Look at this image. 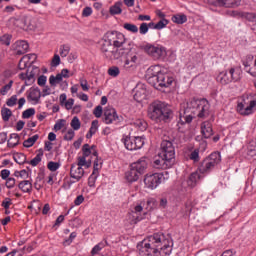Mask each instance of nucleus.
I'll return each mask as SVG.
<instances>
[{"instance_id": "56", "label": "nucleus", "mask_w": 256, "mask_h": 256, "mask_svg": "<svg viewBox=\"0 0 256 256\" xmlns=\"http://www.w3.org/2000/svg\"><path fill=\"white\" fill-rule=\"evenodd\" d=\"M97 177H99V174L92 173L88 178V185L89 187H95V182L97 181Z\"/></svg>"}, {"instance_id": "61", "label": "nucleus", "mask_w": 256, "mask_h": 256, "mask_svg": "<svg viewBox=\"0 0 256 256\" xmlns=\"http://www.w3.org/2000/svg\"><path fill=\"white\" fill-rule=\"evenodd\" d=\"M93 115H95V117L97 119L101 118L103 116V107H101V105H98L94 111H93Z\"/></svg>"}, {"instance_id": "5", "label": "nucleus", "mask_w": 256, "mask_h": 256, "mask_svg": "<svg viewBox=\"0 0 256 256\" xmlns=\"http://www.w3.org/2000/svg\"><path fill=\"white\" fill-rule=\"evenodd\" d=\"M219 163H221V153L213 152L200 163L198 171L202 175L211 173Z\"/></svg>"}, {"instance_id": "44", "label": "nucleus", "mask_w": 256, "mask_h": 256, "mask_svg": "<svg viewBox=\"0 0 256 256\" xmlns=\"http://www.w3.org/2000/svg\"><path fill=\"white\" fill-rule=\"evenodd\" d=\"M11 39H13V36L11 34H4L0 37V43L9 47L11 45Z\"/></svg>"}, {"instance_id": "31", "label": "nucleus", "mask_w": 256, "mask_h": 256, "mask_svg": "<svg viewBox=\"0 0 256 256\" xmlns=\"http://www.w3.org/2000/svg\"><path fill=\"white\" fill-rule=\"evenodd\" d=\"M121 7H123V2L121 1L116 2L109 9L110 15H121V13H123V9H121Z\"/></svg>"}, {"instance_id": "51", "label": "nucleus", "mask_w": 256, "mask_h": 256, "mask_svg": "<svg viewBox=\"0 0 256 256\" xmlns=\"http://www.w3.org/2000/svg\"><path fill=\"white\" fill-rule=\"evenodd\" d=\"M47 167H48L49 171L55 172L59 169V167H61V163L50 161V162H48Z\"/></svg>"}, {"instance_id": "45", "label": "nucleus", "mask_w": 256, "mask_h": 256, "mask_svg": "<svg viewBox=\"0 0 256 256\" xmlns=\"http://www.w3.org/2000/svg\"><path fill=\"white\" fill-rule=\"evenodd\" d=\"M35 83V73L33 71L26 73V82L25 85L29 87V85H33Z\"/></svg>"}, {"instance_id": "54", "label": "nucleus", "mask_w": 256, "mask_h": 256, "mask_svg": "<svg viewBox=\"0 0 256 256\" xmlns=\"http://www.w3.org/2000/svg\"><path fill=\"white\" fill-rule=\"evenodd\" d=\"M242 19H247V21H250L251 23H255L256 15H255V13L244 12Z\"/></svg>"}, {"instance_id": "42", "label": "nucleus", "mask_w": 256, "mask_h": 256, "mask_svg": "<svg viewBox=\"0 0 256 256\" xmlns=\"http://www.w3.org/2000/svg\"><path fill=\"white\" fill-rule=\"evenodd\" d=\"M1 115L3 121L7 122L9 119H11V115H13V112L9 108H2Z\"/></svg>"}, {"instance_id": "26", "label": "nucleus", "mask_w": 256, "mask_h": 256, "mask_svg": "<svg viewBox=\"0 0 256 256\" xmlns=\"http://www.w3.org/2000/svg\"><path fill=\"white\" fill-rule=\"evenodd\" d=\"M196 114H193L191 110L187 112V106L184 108L183 112L180 113V121L182 125L185 123H191Z\"/></svg>"}, {"instance_id": "29", "label": "nucleus", "mask_w": 256, "mask_h": 256, "mask_svg": "<svg viewBox=\"0 0 256 256\" xmlns=\"http://www.w3.org/2000/svg\"><path fill=\"white\" fill-rule=\"evenodd\" d=\"M127 219L129 221L130 225H137V223H139V221H143V216L131 211L128 213Z\"/></svg>"}, {"instance_id": "36", "label": "nucleus", "mask_w": 256, "mask_h": 256, "mask_svg": "<svg viewBox=\"0 0 256 256\" xmlns=\"http://www.w3.org/2000/svg\"><path fill=\"white\" fill-rule=\"evenodd\" d=\"M76 165L81 168L85 167L89 169V167H91V159L87 160L86 156H80L78 157V163Z\"/></svg>"}, {"instance_id": "32", "label": "nucleus", "mask_w": 256, "mask_h": 256, "mask_svg": "<svg viewBox=\"0 0 256 256\" xmlns=\"http://www.w3.org/2000/svg\"><path fill=\"white\" fill-rule=\"evenodd\" d=\"M19 134L17 133H12L10 134V138L7 142V146L10 148V149H13L14 147H17V145H19Z\"/></svg>"}, {"instance_id": "47", "label": "nucleus", "mask_w": 256, "mask_h": 256, "mask_svg": "<svg viewBox=\"0 0 256 256\" xmlns=\"http://www.w3.org/2000/svg\"><path fill=\"white\" fill-rule=\"evenodd\" d=\"M13 87V80H10L8 82V84L4 85L1 89H0V95H7V93H9L10 89H12Z\"/></svg>"}, {"instance_id": "25", "label": "nucleus", "mask_w": 256, "mask_h": 256, "mask_svg": "<svg viewBox=\"0 0 256 256\" xmlns=\"http://www.w3.org/2000/svg\"><path fill=\"white\" fill-rule=\"evenodd\" d=\"M139 177H141V174L135 171L133 167H130V170L125 173V179L128 183H135V181H139Z\"/></svg>"}, {"instance_id": "20", "label": "nucleus", "mask_w": 256, "mask_h": 256, "mask_svg": "<svg viewBox=\"0 0 256 256\" xmlns=\"http://www.w3.org/2000/svg\"><path fill=\"white\" fill-rule=\"evenodd\" d=\"M147 157H141L136 162L132 163L130 167H133V169L139 173L140 175H143L145 173V170L147 169Z\"/></svg>"}, {"instance_id": "48", "label": "nucleus", "mask_w": 256, "mask_h": 256, "mask_svg": "<svg viewBox=\"0 0 256 256\" xmlns=\"http://www.w3.org/2000/svg\"><path fill=\"white\" fill-rule=\"evenodd\" d=\"M169 25V20L167 19H162L156 25L154 26V29H157L158 31H161V29H165Z\"/></svg>"}, {"instance_id": "46", "label": "nucleus", "mask_w": 256, "mask_h": 256, "mask_svg": "<svg viewBox=\"0 0 256 256\" xmlns=\"http://www.w3.org/2000/svg\"><path fill=\"white\" fill-rule=\"evenodd\" d=\"M123 27L124 29H126V31H129L130 33H139V28L135 24L125 23Z\"/></svg>"}, {"instance_id": "35", "label": "nucleus", "mask_w": 256, "mask_h": 256, "mask_svg": "<svg viewBox=\"0 0 256 256\" xmlns=\"http://www.w3.org/2000/svg\"><path fill=\"white\" fill-rule=\"evenodd\" d=\"M42 160H43V149H39L38 153L36 154V156L30 162H28V163L32 167H37V165H39V163Z\"/></svg>"}, {"instance_id": "22", "label": "nucleus", "mask_w": 256, "mask_h": 256, "mask_svg": "<svg viewBox=\"0 0 256 256\" xmlns=\"http://www.w3.org/2000/svg\"><path fill=\"white\" fill-rule=\"evenodd\" d=\"M169 160L167 158L160 157L156 158L153 162L154 169H171L173 167V163L168 162Z\"/></svg>"}, {"instance_id": "9", "label": "nucleus", "mask_w": 256, "mask_h": 256, "mask_svg": "<svg viewBox=\"0 0 256 256\" xmlns=\"http://www.w3.org/2000/svg\"><path fill=\"white\" fill-rule=\"evenodd\" d=\"M159 157L167 159L169 165L171 163L175 165V146L173 145V140H163L161 142Z\"/></svg>"}, {"instance_id": "13", "label": "nucleus", "mask_w": 256, "mask_h": 256, "mask_svg": "<svg viewBox=\"0 0 256 256\" xmlns=\"http://www.w3.org/2000/svg\"><path fill=\"white\" fill-rule=\"evenodd\" d=\"M122 57H125L123 67L126 71H135L137 65H139V57L135 53L130 51L127 54H124Z\"/></svg>"}, {"instance_id": "63", "label": "nucleus", "mask_w": 256, "mask_h": 256, "mask_svg": "<svg viewBox=\"0 0 256 256\" xmlns=\"http://www.w3.org/2000/svg\"><path fill=\"white\" fill-rule=\"evenodd\" d=\"M16 180L13 177L6 179V187L7 189H13L15 187Z\"/></svg>"}, {"instance_id": "53", "label": "nucleus", "mask_w": 256, "mask_h": 256, "mask_svg": "<svg viewBox=\"0 0 256 256\" xmlns=\"http://www.w3.org/2000/svg\"><path fill=\"white\" fill-rule=\"evenodd\" d=\"M67 121L65 119H59L54 125V131H61L65 127Z\"/></svg>"}, {"instance_id": "16", "label": "nucleus", "mask_w": 256, "mask_h": 256, "mask_svg": "<svg viewBox=\"0 0 256 256\" xmlns=\"http://www.w3.org/2000/svg\"><path fill=\"white\" fill-rule=\"evenodd\" d=\"M174 81L175 79L172 76L163 72L162 74H159V76H157L155 86L153 87H171Z\"/></svg>"}, {"instance_id": "10", "label": "nucleus", "mask_w": 256, "mask_h": 256, "mask_svg": "<svg viewBox=\"0 0 256 256\" xmlns=\"http://www.w3.org/2000/svg\"><path fill=\"white\" fill-rule=\"evenodd\" d=\"M121 141L128 151H137L139 149H142L143 145H145V137L143 136L124 135Z\"/></svg>"}, {"instance_id": "30", "label": "nucleus", "mask_w": 256, "mask_h": 256, "mask_svg": "<svg viewBox=\"0 0 256 256\" xmlns=\"http://www.w3.org/2000/svg\"><path fill=\"white\" fill-rule=\"evenodd\" d=\"M253 59H255V56H253V54H248L242 60V65L244 66V69H245L246 73H249V70L252 67L251 65H253Z\"/></svg>"}, {"instance_id": "37", "label": "nucleus", "mask_w": 256, "mask_h": 256, "mask_svg": "<svg viewBox=\"0 0 256 256\" xmlns=\"http://www.w3.org/2000/svg\"><path fill=\"white\" fill-rule=\"evenodd\" d=\"M173 23L177 25H183V23H187V15L185 14H176L172 17Z\"/></svg>"}, {"instance_id": "27", "label": "nucleus", "mask_w": 256, "mask_h": 256, "mask_svg": "<svg viewBox=\"0 0 256 256\" xmlns=\"http://www.w3.org/2000/svg\"><path fill=\"white\" fill-rule=\"evenodd\" d=\"M201 179V174H199V171L192 172L187 180L188 187H196L197 183H199Z\"/></svg>"}, {"instance_id": "19", "label": "nucleus", "mask_w": 256, "mask_h": 256, "mask_svg": "<svg viewBox=\"0 0 256 256\" xmlns=\"http://www.w3.org/2000/svg\"><path fill=\"white\" fill-rule=\"evenodd\" d=\"M215 7H226L228 9H235L241 5V0H215Z\"/></svg>"}, {"instance_id": "43", "label": "nucleus", "mask_w": 256, "mask_h": 256, "mask_svg": "<svg viewBox=\"0 0 256 256\" xmlns=\"http://www.w3.org/2000/svg\"><path fill=\"white\" fill-rule=\"evenodd\" d=\"M70 125L74 131H79L81 129V121L79 120V117L74 116Z\"/></svg>"}, {"instance_id": "39", "label": "nucleus", "mask_w": 256, "mask_h": 256, "mask_svg": "<svg viewBox=\"0 0 256 256\" xmlns=\"http://www.w3.org/2000/svg\"><path fill=\"white\" fill-rule=\"evenodd\" d=\"M134 127L139 129V131H147L148 124L147 121L143 119H138L134 122Z\"/></svg>"}, {"instance_id": "24", "label": "nucleus", "mask_w": 256, "mask_h": 256, "mask_svg": "<svg viewBox=\"0 0 256 256\" xmlns=\"http://www.w3.org/2000/svg\"><path fill=\"white\" fill-rule=\"evenodd\" d=\"M201 134L204 139H209L213 135V126L209 121H205L201 124Z\"/></svg>"}, {"instance_id": "17", "label": "nucleus", "mask_w": 256, "mask_h": 256, "mask_svg": "<svg viewBox=\"0 0 256 256\" xmlns=\"http://www.w3.org/2000/svg\"><path fill=\"white\" fill-rule=\"evenodd\" d=\"M12 51H15L16 55H25L29 51V43L25 40L16 41L12 44Z\"/></svg>"}, {"instance_id": "34", "label": "nucleus", "mask_w": 256, "mask_h": 256, "mask_svg": "<svg viewBox=\"0 0 256 256\" xmlns=\"http://www.w3.org/2000/svg\"><path fill=\"white\" fill-rule=\"evenodd\" d=\"M201 153V150L199 148L193 149L190 151V155H188V158L190 161H193V163H199L201 161V156L199 155Z\"/></svg>"}, {"instance_id": "38", "label": "nucleus", "mask_w": 256, "mask_h": 256, "mask_svg": "<svg viewBox=\"0 0 256 256\" xmlns=\"http://www.w3.org/2000/svg\"><path fill=\"white\" fill-rule=\"evenodd\" d=\"M39 139V134H35L34 136L28 138L23 142V146L29 149V147H33L35 143H37V140Z\"/></svg>"}, {"instance_id": "41", "label": "nucleus", "mask_w": 256, "mask_h": 256, "mask_svg": "<svg viewBox=\"0 0 256 256\" xmlns=\"http://www.w3.org/2000/svg\"><path fill=\"white\" fill-rule=\"evenodd\" d=\"M95 149V145L90 146L89 144H84L82 146V156L89 157L91 155V151Z\"/></svg>"}, {"instance_id": "33", "label": "nucleus", "mask_w": 256, "mask_h": 256, "mask_svg": "<svg viewBox=\"0 0 256 256\" xmlns=\"http://www.w3.org/2000/svg\"><path fill=\"white\" fill-rule=\"evenodd\" d=\"M98 130H99V120L92 121L91 127L88 133L86 134V139H91V137H93Z\"/></svg>"}, {"instance_id": "15", "label": "nucleus", "mask_w": 256, "mask_h": 256, "mask_svg": "<svg viewBox=\"0 0 256 256\" xmlns=\"http://www.w3.org/2000/svg\"><path fill=\"white\" fill-rule=\"evenodd\" d=\"M103 123L106 125H111L113 123H119V115H117V110L115 108H106L103 113Z\"/></svg>"}, {"instance_id": "2", "label": "nucleus", "mask_w": 256, "mask_h": 256, "mask_svg": "<svg viewBox=\"0 0 256 256\" xmlns=\"http://www.w3.org/2000/svg\"><path fill=\"white\" fill-rule=\"evenodd\" d=\"M148 117L154 123H167L173 117V110L165 102L154 101L148 107Z\"/></svg>"}, {"instance_id": "52", "label": "nucleus", "mask_w": 256, "mask_h": 256, "mask_svg": "<svg viewBox=\"0 0 256 256\" xmlns=\"http://www.w3.org/2000/svg\"><path fill=\"white\" fill-rule=\"evenodd\" d=\"M69 51H71V46H69V45L60 46V56L61 57H67V55H69Z\"/></svg>"}, {"instance_id": "7", "label": "nucleus", "mask_w": 256, "mask_h": 256, "mask_svg": "<svg viewBox=\"0 0 256 256\" xmlns=\"http://www.w3.org/2000/svg\"><path fill=\"white\" fill-rule=\"evenodd\" d=\"M100 51L103 57L108 59V61H117V59H121V56H119L120 50L113 48V43L107 37L100 42Z\"/></svg>"}, {"instance_id": "18", "label": "nucleus", "mask_w": 256, "mask_h": 256, "mask_svg": "<svg viewBox=\"0 0 256 256\" xmlns=\"http://www.w3.org/2000/svg\"><path fill=\"white\" fill-rule=\"evenodd\" d=\"M27 100L34 105H39V103H41V90L39 87L29 89Z\"/></svg>"}, {"instance_id": "59", "label": "nucleus", "mask_w": 256, "mask_h": 256, "mask_svg": "<svg viewBox=\"0 0 256 256\" xmlns=\"http://www.w3.org/2000/svg\"><path fill=\"white\" fill-rule=\"evenodd\" d=\"M6 105H7L8 107H15V105H17V95L11 96V97L6 101Z\"/></svg>"}, {"instance_id": "40", "label": "nucleus", "mask_w": 256, "mask_h": 256, "mask_svg": "<svg viewBox=\"0 0 256 256\" xmlns=\"http://www.w3.org/2000/svg\"><path fill=\"white\" fill-rule=\"evenodd\" d=\"M14 161H16L18 165H23L27 162V156L24 153H16L14 154Z\"/></svg>"}, {"instance_id": "11", "label": "nucleus", "mask_w": 256, "mask_h": 256, "mask_svg": "<svg viewBox=\"0 0 256 256\" xmlns=\"http://www.w3.org/2000/svg\"><path fill=\"white\" fill-rule=\"evenodd\" d=\"M144 51L149 55V57H152L155 61H158L159 59H163L165 55H167V50L163 45L160 44H146L144 46Z\"/></svg>"}, {"instance_id": "14", "label": "nucleus", "mask_w": 256, "mask_h": 256, "mask_svg": "<svg viewBox=\"0 0 256 256\" xmlns=\"http://www.w3.org/2000/svg\"><path fill=\"white\" fill-rule=\"evenodd\" d=\"M163 70L160 65L150 66L146 71V79L152 87H155V82L157 81V77L162 75Z\"/></svg>"}, {"instance_id": "1", "label": "nucleus", "mask_w": 256, "mask_h": 256, "mask_svg": "<svg viewBox=\"0 0 256 256\" xmlns=\"http://www.w3.org/2000/svg\"><path fill=\"white\" fill-rule=\"evenodd\" d=\"M140 256H169L173 251L171 237L161 232L154 233L137 244Z\"/></svg>"}, {"instance_id": "6", "label": "nucleus", "mask_w": 256, "mask_h": 256, "mask_svg": "<svg viewBox=\"0 0 256 256\" xmlns=\"http://www.w3.org/2000/svg\"><path fill=\"white\" fill-rule=\"evenodd\" d=\"M217 83L220 85H229V83H237L241 81V72L239 69L230 68L229 70H224L216 76Z\"/></svg>"}, {"instance_id": "55", "label": "nucleus", "mask_w": 256, "mask_h": 256, "mask_svg": "<svg viewBox=\"0 0 256 256\" xmlns=\"http://www.w3.org/2000/svg\"><path fill=\"white\" fill-rule=\"evenodd\" d=\"M103 247H105V245H103V243H99V244L95 245L91 250V255L92 256L98 255L99 251H101L103 249Z\"/></svg>"}, {"instance_id": "49", "label": "nucleus", "mask_w": 256, "mask_h": 256, "mask_svg": "<svg viewBox=\"0 0 256 256\" xmlns=\"http://www.w3.org/2000/svg\"><path fill=\"white\" fill-rule=\"evenodd\" d=\"M35 115V108H28L22 113V119H30Z\"/></svg>"}, {"instance_id": "4", "label": "nucleus", "mask_w": 256, "mask_h": 256, "mask_svg": "<svg viewBox=\"0 0 256 256\" xmlns=\"http://www.w3.org/2000/svg\"><path fill=\"white\" fill-rule=\"evenodd\" d=\"M106 37L110 40L114 49L119 51L120 58L131 51V46L127 44V38L123 33L118 31L107 32Z\"/></svg>"}, {"instance_id": "50", "label": "nucleus", "mask_w": 256, "mask_h": 256, "mask_svg": "<svg viewBox=\"0 0 256 256\" xmlns=\"http://www.w3.org/2000/svg\"><path fill=\"white\" fill-rule=\"evenodd\" d=\"M100 161V164H99ZM101 165H103V162H101V159L96 158L94 161V166H93V174L94 175H99V169H101Z\"/></svg>"}, {"instance_id": "3", "label": "nucleus", "mask_w": 256, "mask_h": 256, "mask_svg": "<svg viewBox=\"0 0 256 256\" xmlns=\"http://www.w3.org/2000/svg\"><path fill=\"white\" fill-rule=\"evenodd\" d=\"M210 109L211 104L207 99H192L187 103L186 113L191 111L198 119H207Z\"/></svg>"}, {"instance_id": "57", "label": "nucleus", "mask_w": 256, "mask_h": 256, "mask_svg": "<svg viewBox=\"0 0 256 256\" xmlns=\"http://www.w3.org/2000/svg\"><path fill=\"white\" fill-rule=\"evenodd\" d=\"M119 73V67L117 66L108 69V75H110V77H118Z\"/></svg>"}, {"instance_id": "12", "label": "nucleus", "mask_w": 256, "mask_h": 256, "mask_svg": "<svg viewBox=\"0 0 256 256\" xmlns=\"http://www.w3.org/2000/svg\"><path fill=\"white\" fill-rule=\"evenodd\" d=\"M161 181H163L162 173H154V174H146L144 178V185L147 189H157L159 185H161Z\"/></svg>"}, {"instance_id": "60", "label": "nucleus", "mask_w": 256, "mask_h": 256, "mask_svg": "<svg viewBox=\"0 0 256 256\" xmlns=\"http://www.w3.org/2000/svg\"><path fill=\"white\" fill-rule=\"evenodd\" d=\"M149 32V26L147 23H142L139 27V33L140 35H147V33Z\"/></svg>"}, {"instance_id": "8", "label": "nucleus", "mask_w": 256, "mask_h": 256, "mask_svg": "<svg viewBox=\"0 0 256 256\" xmlns=\"http://www.w3.org/2000/svg\"><path fill=\"white\" fill-rule=\"evenodd\" d=\"M253 109H256V94H250L237 104L236 111L240 115L247 117V115H253Z\"/></svg>"}, {"instance_id": "21", "label": "nucleus", "mask_w": 256, "mask_h": 256, "mask_svg": "<svg viewBox=\"0 0 256 256\" xmlns=\"http://www.w3.org/2000/svg\"><path fill=\"white\" fill-rule=\"evenodd\" d=\"M85 175V170L81 168V166H77V164H72L70 168V177L75 179L76 181H81L83 176Z\"/></svg>"}, {"instance_id": "64", "label": "nucleus", "mask_w": 256, "mask_h": 256, "mask_svg": "<svg viewBox=\"0 0 256 256\" xmlns=\"http://www.w3.org/2000/svg\"><path fill=\"white\" fill-rule=\"evenodd\" d=\"M12 205L13 201L11 200V198H5L1 204V206L4 207L5 209H9V207H11Z\"/></svg>"}, {"instance_id": "62", "label": "nucleus", "mask_w": 256, "mask_h": 256, "mask_svg": "<svg viewBox=\"0 0 256 256\" xmlns=\"http://www.w3.org/2000/svg\"><path fill=\"white\" fill-rule=\"evenodd\" d=\"M14 175L15 177H21L22 179H27V177H29V172H27V170H21V171H16Z\"/></svg>"}, {"instance_id": "23", "label": "nucleus", "mask_w": 256, "mask_h": 256, "mask_svg": "<svg viewBox=\"0 0 256 256\" xmlns=\"http://www.w3.org/2000/svg\"><path fill=\"white\" fill-rule=\"evenodd\" d=\"M134 99L138 103H142V101H145V99H147V89L144 86L136 87Z\"/></svg>"}, {"instance_id": "28", "label": "nucleus", "mask_w": 256, "mask_h": 256, "mask_svg": "<svg viewBox=\"0 0 256 256\" xmlns=\"http://www.w3.org/2000/svg\"><path fill=\"white\" fill-rule=\"evenodd\" d=\"M18 188L22 193H31L33 191V184L29 180H23L19 182Z\"/></svg>"}, {"instance_id": "58", "label": "nucleus", "mask_w": 256, "mask_h": 256, "mask_svg": "<svg viewBox=\"0 0 256 256\" xmlns=\"http://www.w3.org/2000/svg\"><path fill=\"white\" fill-rule=\"evenodd\" d=\"M75 137V131L73 129H69L67 133L64 135V141H73Z\"/></svg>"}]
</instances>
